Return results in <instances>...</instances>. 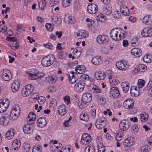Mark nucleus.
<instances>
[{
  "instance_id": "f257e3e1",
  "label": "nucleus",
  "mask_w": 152,
  "mask_h": 152,
  "mask_svg": "<svg viewBox=\"0 0 152 152\" xmlns=\"http://www.w3.org/2000/svg\"><path fill=\"white\" fill-rule=\"evenodd\" d=\"M20 107L18 104L13 106L12 109L9 114L11 120H16L18 118L20 113Z\"/></svg>"
},
{
  "instance_id": "f03ea898",
  "label": "nucleus",
  "mask_w": 152,
  "mask_h": 152,
  "mask_svg": "<svg viewBox=\"0 0 152 152\" xmlns=\"http://www.w3.org/2000/svg\"><path fill=\"white\" fill-rule=\"evenodd\" d=\"M0 76L4 80L8 81L10 80L12 77V75L9 70L4 69L0 72Z\"/></svg>"
},
{
  "instance_id": "7ed1b4c3",
  "label": "nucleus",
  "mask_w": 152,
  "mask_h": 152,
  "mask_svg": "<svg viewBox=\"0 0 152 152\" xmlns=\"http://www.w3.org/2000/svg\"><path fill=\"white\" fill-rule=\"evenodd\" d=\"M27 73L28 75V78L32 80L36 79L43 77L44 75L43 73H39L37 70L35 72L32 71H28Z\"/></svg>"
},
{
  "instance_id": "20e7f679",
  "label": "nucleus",
  "mask_w": 152,
  "mask_h": 152,
  "mask_svg": "<svg viewBox=\"0 0 152 152\" xmlns=\"http://www.w3.org/2000/svg\"><path fill=\"white\" fill-rule=\"evenodd\" d=\"M55 60L54 57L51 55L49 58L46 57L43 58L42 60L41 64L44 67H47L52 64Z\"/></svg>"
},
{
  "instance_id": "39448f33",
  "label": "nucleus",
  "mask_w": 152,
  "mask_h": 152,
  "mask_svg": "<svg viewBox=\"0 0 152 152\" xmlns=\"http://www.w3.org/2000/svg\"><path fill=\"white\" fill-rule=\"evenodd\" d=\"M91 140V136L87 133H84L82 134L81 137V142L85 145L88 144Z\"/></svg>"
},
{
  "instance_id": "423d86ee",
  "label": "nucleus",
  "mask_w": 152,
  "mask_h": 152,
  "mask_svg": "<svg viewBox=\"0 0 152 152\" xmlns=\"http://www.w3.org/2000/svg\"><path fill=\"white\" fill-rule=\"evenodd\" d=\"M97 11V6L95 4L89 3L87 7V12L90 14L96 13Z\"/></svg>"
},
{
  "instance_id": "0eeeda50",
  "label": "nucleus",
  "mask_w": 152,
  "mask_h": 152,
  "mask_svg": "<svg viewBox=\"0 0 152 152\" xmlns=\"http://www.w3.org/2000/svg\"><path fill=\"white\" fill-rule=\"evenodd\" d=\"M141 35L143 37H148L152 36V27L144 28L141 31Z\"/></svg>"
},
{
  "instance_id": "6e6552de",
  "label": "nucleus",
  "mask_w": 152,
  "mask_h": 152,
  "mask_svg": "<svg viewBox=\"0 0 152 152\" xmlns=\"http://www.w3.org/2000/svg\"><path fill=\"white\" fill-rule=\"evenodd\" d=\"M10 117L9 114H7L4 116H2L0 119V123L2 125H7L9 122Z\"/></svg>"
},
{
  "instance_id": "1a4fd4ad",
  "label": "nucleus",
  "mask_w": 152,
  "mask_h": 152,
  "mask_svg": "<svg viewBox=\"0 0 152 152\" xmlns=\"http://www.w3.org/2000/svg\"><path fill=\"white\" fill-rule=\"evenodd\" d=\"M118 32L117 29H113L110 33V37L115 40H119L121 38H119Z\"/></svg>"
},
{
  "instance_id": "9d476101",
  "label": "nucleus",
  "mask_w": 152,
  "mask_h": 152,
  "mask_svg": "<svg viewBox=\"0 0 152 152\" xmlns=\"http://www.w3.org/2000/svg\"><path fill=\"white\" fill-rule=\"evenodd\" d=\"M130 124L129 122L126 121H121L119 124V127L122 130L125 131L127 130L129 127Z\"/></svg>"
},
{
  "instance_id": "9b49d317",
  "label": "nucleus",
  "mask_w": 152,
  "mask_h": 152,
  "mask_svg": "<svg viewBox=\"0 0 152 152\" xmlns=\"http://www.w3.org/2000/svg\"><path fill=\"white\" fill-rule=\"evenodd\" d=\"M134 105V102L131 99H127L124 101L123 103V107L125 109H132Z\"/></svg>"
},
{
  "instance_id": "f8f14e48",
  "label": "nucleus",
  "mask_w": 152,
  "mask_h": 152,
  "mask_svg": "<svg viewBox=\"0 0 152 152\" xmlns=\"http://www.w3.org/2000/svg\"><path fill=\"white\" fill-rule=\"evenodd\" d=\"M88 89L91 93H100L101 91V90L97 86L93 83L90 84L88 86Z\"/></svg>"
},
{
  "instance_id": "ddd939ff",
  "label": "nucleus",
  "mask_w": 152,
  "mask_h": 152,
  "mask_svg": "<svg viewBox=\"0 0 152 152\" xmlns=\"http://www.w3.org/2000/svg\"><path fill=\"white\" fill-rule=\"evenodd\" d=\"M96 41L100 44L106 43L108 41V38L104 35H99L97 37Z\"/></svg>"
},
{
  "instance_id": "4468645a",
  "label": "nucleus",
  "mask_w": 152,
  "mask_h": 152,
  "mask_svg": "<svg viewBox=\"0 0 152 152\" xmlns=\"http://www.w3.org/2000/svg\"><path fill=\"white\" fill-rule=\"evenodd\" d=\"M82 99L83 102L86 104L91 101L92 97L91 94L89 93H85L82 95Z\"/></svg>"
},
{
  "instance_id": "2eb2a0df",
  "label": "nucleus",
  "mask_w": 152,
  "mask_h": 152,
  "mask_svg": "<svg viewBox=\"0 0 152 152\" xmlns=\"http://www.w3.org/2000/svg\"><path fill=\"white\" fill-rule=\"evenodd\" d=\"M33 126L32 124H27L24 125L23 129V132L26 134H30L32 131Z\"/></svg>"
},
{
  "instance_id": "dca6fc26",
  "label": "nucleus",
  "mask_w": 152,
  "mask_h": 152,
  "mask_svg": "<svg viewBox=\"0 0 152 152\" xmlns=\"http://www.w3.org/2000/svg\"><path fill=\"white\" fill-rule=\"evenodd\" d=\"M124 145L125 146H130L134 144V138L131 137H128L124 142Z\"/></svg>"
},
{
  "instance_id": "f3484780",
  "label": "nucleus",
  "mask_w": 152,
  "mask_h": 152,
  "mask_svg": "<svg viewBox=\"0 0 152 152\" xmlns=\"http://www.w3.org/2000/svg\"><path fill=\"white\" fill-rule=\"evenodd\" d=\"M110 96L115 98L118 97L120 93L118 88L115 87H113L110 90Z\"/></svg>"
},
{
  "instance_id": "a211bd4d",
  "label": "nucleus",
  "mask_w": 152,
  "mask_h": 152,
  "mask_svg": "<svg viewBox=\"0 0 152 152\" xmlns=\"http://www.w3.org/2000/svg\"><path fill=\"white\" fill-rule=\"evenodd\" d=\"M9 105L8 101L5 100V102L3 101L0 102V113L4 112L5 111Z\"/></svg>"
},
{
  "instance_id": "6ab92c4d",
  "label": "nucleus",
  "mask_w": 152,
  "mask_h": 152,
  "mask_svg": "<svg viewBox=\"0 0 152 152\" xmlns=\"http://www.w3.org/2000/svg\"><path fill=\"white\" fill-rule=\"evenodd\" d=\"M51 18L52 23L53 24L57 25L61 23V18L58 15H53L51 16Z\"/></svg>"
},
{
  "instance_id": "aec40b11",
  "label": "nucleus",
  "mask_w": 152,
  "mask_h": 152,
  "mask_svg": "<svg viewBox=\"0 0 152 152\" xmlns=\"http://www.w3.org/2000/svg\"><path fill=\"white\" fill-rule=\"evenodd\" d=\"M131 53L132 55L134 56L139 57L141 56L142 51L140 49L134 48L131 50Z\"/></svg>"
},
{
  "instance_id": "412c9836",
  "label": "nucleus",
  "mask_w": 152,
  "mask_h": 152,
  "mask_svg": "<svg viewBox=\"0 0 152 152\" xmlns=\"http://www.w3.org/2000/svg\"><path fill=\"white\" fill-rule=\"evenodd\" d=\"M20 83L18 80H15L11 86V89L12 92H15L17 91L19 89Z\"/></svg>"
},
{
  "instance_id": "4be33fe9",
  "label": "nucleus",
  "mask_w": 152,
  "mask_h": 152,
  "mask_svg": "<svg viewBox=\"0 0 152 152\" xmlns=\"http://www.w3.org/2000/svg\"><path fill=\"white\" fill-rule=\"evenodd\" d=\"M88 37V35L85 31L80 30L77 33L76 38L77 39L86 38Z\"/></svg>"
},
{
  "instance_id": "5701e85b",
  "label": "nucleus",
  "mask_w": 152,
  "mask_h": 152,
  "mask_svg": "<svg viewBox=\"0 0 152 152\" xmlns=\"http://www.w3.org/2000/svg\"><path fill=\"white\" fill-rule=\"evenodd\" d=\"M120 10L122 14L125 16H129L127 15V12L129 11V10L127 7L125 5L122 4L120 2Z\"/></svg>"
},
{
  "instance_id": "b1692460",
  "label": "nucleus",
  "mask_w": 152,
  "mask_h": 152,
  "mask_svg": "<svg viewBox=\"0 0 152 152\" xmlns=\"http://www.w3.org/2000/svg\"><path fill=\"white\" fill-rule=\"evenodd\" d=\"M74 72H71L67 75L69 82L72 84L75 83L77 80V78L74 76Z\"/></svg>"
},
{
  "instance_id": "393cba45",
  "label": "nucleus",
  "mask_w": 152,
  "mask_h": 152,
  "mask_svg": "<svg viewBox=\"0 0 152 152\" xmlns=\"http://www.w3.org/2000/svg\"><path fill=\"white\" fill-rule=\"evenodd\" d=\"M95 78L98 80H104L106 77L104 72H99L95 73L94 75Z\"/></svg>"
},
{
  "instance_id": "a878e982",
  "label": "nucleus",
  "mask_w": 152,
  "mask_h": 152,
  "mask_svg": "<svg viewBox=\"0 0 152 152\" xmlns=\"http://www.w3.org/2000/svg\"><path fill=\"white\" fill-rule=\"evenodd\" d=\"M112 11V7L110 5H107L103 7L102 10L103 13L106 15L110 14Z\"/></svg>"
},
{
  "instance_id": "bb28decb",
  "label": "nucleus",
  "mask_w": 152,
  "mask_h": 152,
  "mask_svg": "<svg viewBox=\"0 0 152 152\" xmlns=\"http://www.w3.org/2000/svg\"><path fill=\"white\" fill-rule=\"evenodd\" d=\"M46 119L43 118H39L37 121V125L40 127H43L46 124Z\"/></svg>"
},
{
  "instance_id": "cd10ccee",
  "label": "nucleus",
  "mask_w": 152,
  "mask_h": 152,
  "mask_svg": "<svg viewBox=\"0 0 152 152\" xmlns=\"http://www.w3.org/2000/svg\"><path fill=\"white\" fill-rule=\"evenodd\" d=\"M116 66L117 68L121 70H125L126 69L127 65L123 61H120L116 64Z\"/></svg>"
},
{
  "instance_id": "c85d7f7f",
  "label": "nucleus",
  "mask_w": 152,
  "mask_h": 152,
  "mask_svg": "<svg viewBox=\"0 0 152 152\" xmlns=\"http://www.w3.org/2000/svg\"><path fill=\"white\" fill-rule=\"evenodd\" d=\"M121 86L123 92L125 93L128 92L129 88V84L128 82H124L122 83L121 84Z\"/></svg>"
},
{
  "instance_id": "c756f323",
  "label": "nucleus",
  "mask_w": 152,
  "mask_h": 152,
  "mask_svg": "<svg viewBox=\"0 0 152 152\" xmlns=\"http://www.w3.org/2000/svg\"><path fill=\"white\" fill-rule=\"evenodd\" d=\"M137 88L135 86L131 88L130 92L132 96L137 97L139 95V92L137 90Z\"/></svg>"
},
{
  "instance_id": "7c9ffc66",
  "label": "nucleus",
  "mask_w": 152,
  "mask_h": 152,
  "mask_svg": "<svg viewBox=\"0 0 152 152\" xmlns=\"http://www.w3.org/2000/svg\"><path fill=\"white\" fill-rule=\"evenodd\" d=\"M102 60L99 56H96L93 58L91 60L92 63L95 65H98L100 64Z\"/></svg>"
},
{
  "instance_id": "2f4dec72",
  "label": "nucleus",
  "mask_w": 152,
  "mask_h": 152,
  "mask_svg": "<svg viewBox=\"0 0 152 152\" xmlns=\"http://www.w3.org/2000/svg\"><path fill=\"white\" fill-rule=\"evenodd\" d=\"M14 130L12 129H10L6 133L5 136L8 140L12 139L14 135Z\"/></svg>"
},
{
  "instance_id": "473e14b6",
  "label": "nucleus",
  "mask_w": 152,
  "mask_h": 152,
  "mask_svg": "<svg viewBox=\"0 0 152 152\" xmlns=\"http://www.w3.org/2000/svg\"><path fill=\"white\" fill-rule=\"evenodd\" d=\"M84 85L81 83H76L74 86V89L75 90L80 92L82 91L84 88Z\"/></svg>"
},
{
  "instance_id": "72a5a7b5",
  "label": "nucleus",
  "mask_w": 152,
  "mask_h": 152,
  "mask_svg": "<svg viewBox=\"0 0 152 152\" xmlns=\"http://www.w3.org/2000/svg\"><path fill=\"white\" fill-rule=\"evenodd\" d=\"M12 148L14 150H18L20 147V142L17 140H15L12 143Z\"/></svg>"
},
{
  "instance_id": "f704fd0d",
  "label": "nucleus",
  "mask_w": 152,
  "mask_h": 152,
  "mask_svg": "<svg viewBox=\"0 0 152 152\" xmlns=\"http://www.w3.org/2000/svg\"><path fill=\"white\" fill-rule=\"evenodd\" d=\"M147 68V66L145 65L141 64L139 66H136L135 69L139 72H143L145 71Z\"/></svg>"
},
{
  "instance_id": "c9c22d12",
  "label": "nucleus",
  "mask_w": 152,
  "mask_h": 152,
  "mask_svg": "<svg viewBox=\"0 0 152 152\" xmlns=\"http://www.w3.org/2000/svg\"><path fill=\"white\" fill-rule=\"evenodd\" d=\"M46 79L48 82L51 83H55L57 80V78L55 76H49Z\"/></svg>"
},
{
  "instance_id": "e433bc0d",
  "label": "nucleus",
  "mask_w": 152,
  "mask_h": 152,
  "mask_svg": "<svg viewBox=\"0 0 152 152\" xmlns=\"http://www.w3.org/2000/svg\"><path fill=\"white\" fill-rule=\"evenodd\" d=\"M58 112L59 114L61 116H64L66 113L65 107L63 105L60 106L59 108Z\"/></svg>"
},
{
  "instance_id": "4c0bfd02",
  "label": "nucleus",
  "mask_w": 152,
  "mask_h": 152,
  "mask_svg": "<svg viewBox=\"0 0 152 152\" xmlns=\"http://www.w3.org/2000/svg\"><path fill=\"white\" fill-rule=\"evenodd\" d=\"M32 92H31L30 90L28 89L23 88L21 91V94L22 96L24 97H26L31 94Z\"/></svg>"
},
{
  "instance_id": "58836bf2",
  "label": "nucleus",
  "mask_w": 152,
  "mask_h": 152,
  "mask_svg": "<svg viewBox=\"0 0 152 152\" xmlns=\"http://www.w3.org/2000/svg\"><path fill=\"white\" fill-rule=\"evenodd\" d=\"M96 19L100 22L105 21L107 19L106 16L104 15L102 13H100L99 15H98L96 17Z\"/></svg>"
},
{
  "instance_id": "ea45409f",
  "label": "nucleus",
  "mask_w": 152,
  "mask_h": 152,
  "mask_svg": "<svg viewBox=\"0 0 152 152\" xmlns=\"http://www.w3.org/2000/svg\"><path fill=\"white\" fill-rule=\"evenodd\" d=\"M140 119L142 122L146 121L148 118V114L145 113H143L140 114Z\"/></svg>"
},
{
  "instance_id": "a19ab883",
  "label": "nucleus",
  "mask_w": 152,
  "mask_h": 152,
  "mask_svg": "<svg viewBox=\"0 0 152 152\" xmlns=\"http://www.w3.org/2000/svg\"><path fill=\"white\" fill-rule=\"evenodd\" d=\"M79 48H77L73 51V54L75 55V58H77L79 57L81 53V50H79Z\"/></svg>"
},
{
  "instance_id": "79ce46f5",
  "label": "nucleus",
  "mask_w": 152,
  "mask_h": 152,
  "mask_svg": "<svg viewBox=\"0 0 152 152\" xmlns=\"http://www.w3.org/2000/svg\"><path fill=\"white\" fill-rule=\"evenodd\" d=\"M138 131V126L136 124L132 125L131 126V132L134 134L136 133Z\"/></svg>"
},
{
  "instance_id": "37998d69",
  "label": "nucleus",
  "mask_w": 152,
  "mask_h": 152,
  "mask_svg": "<svg viewBox=\"0 0 152 152\" xmlns=\"http://www.w3.org/2000/svg\"><path fill=\"white\" fill-rule=\"evenodd\" d=\"M42 149V147L41 145H36L34 146L33 152H41Z\"/></svg>"
},
{
  "instance_id": "c03bdc74",
  "label": "nucleus",
  "mask_w": 152,
  "mask_h": 152,
  "mask_svg": "<svg viewBox=\"0 0 152 152\" xmlns=\"http://www.w3.org/2000/svg\"><path fill=\"white\" fill-rule=\"evenodd\" d=\"M85 152H94V147L93 145L87 146L85 149Z\"/></svg>"
},
{
  "instance_id": "a18cd8bd",
  "label": "nucleus",
  "mask_w": 152,
  "mask_h": 152,
  "mask_svg": "<svg viewBox=\"0 0 152 152\" xmlns=\"http://www.w3.org/2000/svg\"><path fill=\"white\" fill-rule=\"evenodd\" d=\"M80 119L82 120L87 121L89 119L88 115L86 113H82L80 115Z\"/></svg>"
},
{
  "instance_id": "49530a36",
  "label": "nucleus",
  "mask_w": 152,
  "mask_h": 152,
  "mask_svg": "<svg viewBox=\"0 0 152 152\" xmlns=\"http://www.w3.org/2000/svg\"><path fill=\"white\" fill-rule=\"evenodd\" d=\"M104 124H103V122H99L97 121L95 123V126L98 129H102L104 127Z\"/></svg>"
},
{
  "instance_id": "de8ad7c7",
  "label": "nucleus",
  "mask_w": 152,
  "mask_h": 152,
  "mask_svg": "<svg viewBox=\"0 0 152 152\" xmlns=\"http://www.w3.org/2000/svg\"><path fill=\"white\" fill-rule=\"evenodd\" d=\"M46 1H40L39 2V7L41 10H43L45 7L46 5Z\"/></svg>"
},
{
  "instance_id": "09e8293b",
  "label": "nucleus",
  "mask_w": 152,
  "mask_h": 152,
  "mask_svg": "<svg viewBox=\"0 0 152 152\" xmlns=\"http://www.w3.org/2000/svg\"><path fill=\"white\" fill-rule=\"evenodd\" d=\"M28 117L29 119L28 121H34L35 120L36 118V115L35 114L33 113L30 112L28 115Z\"/></svg>"
},
{
  "instance_id": "8fccbe9b",
  "label": "nucleus",
  "mask_w": 152,
  "mask_h": 152,
  "mask_svg": "<svg viewBox=\"0 0 152 152\" xmlns=\"http://www.w3.org/2000/svg\"><path fill=\"white\" fill-rule=\"evenodd\" d=\"M145 83V81L144 80L142 79H139L137 83V86L138 87L142 88Z\"/></svg>"
},
{
  "instance_id": "3c124183",
  "label": "nucleus",
  "mask_w": 152,
  "mask_h": 152,
  "mask_svg": "<svg viewBox=\"0 0 152 152\" xmlns=\"http://www.w3.org/2000/svg\"><path fill=\"white\" fill-rule=\"evenodd\" d=\"M23 150L26 152H28L29 151L30 148V145L29 144L25 142L23 144Z\"/></svg>"
},
{
  "instance_id": "603ef678",
  "label": "nucleus",
  "mask_w": 152,
  "mask_h": 152,
  "mask_svg": "<svg viewBox=\"0 0 152 152\" xmlns=\"http://www.w3.org/2000/svg\"><path fill=\"white\" fill-rule=\"evenodd\" d=\"M45 26L47 30L48 31H52L53 30V27L52 24L50 23H47L45 24Z\"/></svg>"
},
{
  "instance_id": "864d4df0",
  "label": "nucleus",
  "mask_w": 152,
  "mask_h": 152,
  "mask_svg": "<svg viewBox=\"0 0 152 152\" xmlns=\"http://www.w3.org/2000/svg\"><path fill=\"white\" fill-rule=\"evenodd\" d=\"M46 100L45 98L43 96H40L38 99V102L40 104H43Z\"/></svg>"
},
{
  "instance_id": "5fc2aeb1",
  "label": "nucleus",
  "mask_w": 152,
  "mask_h": 152,
  "mask_svg": "<svg viewBox=\"0 0 152 152\" xmlns=\"http://www.w3.org/2000/svg\"><path fill=\"white\" fill-rule=\"evenodd\" d=\"M83 66H77L75 68V71L77 73L81 74L83 70H82Z\"/></svg>"
},
{
  "instance_id": "6e6d98bb",
  "label": "nucleus",
  "mask_w": 152,
  "mask_h": 152,
  "mask_svg": "<svg viewBox=\"0 0 152 152\" xmlns=\"http://www.w3.org/2000/svg\"><path fill=\"white\" fill-rule=\"evenodd\" d=\"M113 17L115 19H118L121 17V14L118 11H115L114 12Z\"/></svg>"
},
{
  "instance_id": "4d7b16f0",
  "label": "nucleus",
  "mask_w": 152,
  "mask_h": 152,
  "mask_svg": "<svg viewBox=\"0 0 152 152\" xmlns=\"http://www.w3.org/2000/svg\"><path fill=\"white\" fill-rule=\"evenodd\" d=\"M81 79L83 81L88 80L89 79V76L87 75H83L80 77Z\"/></svg>"
},
{
  "instance_id": "13d9d810",
  "label": "nucleus",
  "mask_w": 152,
  "mask_h": 152,
  "mask_svg": "<svg viewBox=\"0 0 152 152\" xmlns=\"http://www.w3.org/2000/svg\"><path fill=\"white\" fill-rule=\"evenodd\" d=\"M68 22L69 23H74L75 22V20L74 18L71 16H68L67 18Z\"/></svg>"
},
{
  "instance_id": "bf43d9fd",
  "label": "nucleus",
  "mask_w": 152,
  "mask_h": 152,
  "mask_svg": "<svg viewBox=\"0 0 152 152\" xmlns=\"http://www.w3.org/2000/svg\"><path fill=\"white\" fill-rule=\"evenodd\" d=\"M149 148L146 146H143L141 147L140 150L142 152H148L149 150Z\"/></svg>"
},
{
  "instance_id": "052dcab7",
  "label": "nucleus",
  "mask_w": 152,
  "mask_h": 152,
  "mask_svg": "<svg viewBox=\"0 0 152 152\" xmlns=\"http://www.w3.org/2000/svg\"><path fill=\"white\" fill-rule=\"evenodd\" d=\"M26 89H28V90L33 92L34 90V87L32 85L30 84H28L26 85L24 87Z\"/></svg>"
},
{
  "instance_id": "680f3d73",
  "label": "nucleus",
  "mask_w": 152,
  "mask_h": 152,
  "mask_svg": "<svg viewBox=\"0 0 152 152\" xmlns=\"http://www.w3.org/2000/svg\"><path fill=\"white\" fill-rule=\"evenodd\" d=\"M0 25H1V26L0 32H3L4 33L7 32V26L6 25L3 26H1V24Z\"/></svg>"
},
{
  "instance_id": "e2e57ef3",
  "label": "nucleus",
  "mask_w": 152,
  "mask_h": 152,
  "mask_svg": "<svg viewBox=\"0 0 152 152\" xmlns=\"http://www.w3.org/2000/svg\"><path fill=\"white\" fill-rule=\"evenodd\" d=\"M64 100L67 105H68L70 103V98L68 96H66L64 97Z\"/></svg>"
},
{
  "instance_id": "0e129e2a",
  "label": "nucleus",
  "mask_w": 152,
  "mask_h": 152,
  "mask_svg": "<svg viewBox=\"0 0 152 152\" xmlns=\"http://www.w3.org/2000/svg\"><path fill=\"white\" fill-rule=\"evenodd\" d=\"M62 3L63 6L65 7H66L69 5L71 2L70 1H63Z\"/></svg>"
},
{
  "instance_id": "69168bd1",
  "label": "nucleus",
  "mask_w": 152,
  "mask_h": 152,
  "mask_svg": "<svg viewBox=\"0 0 152 152\" xmlns=\"http://www.w3.org/2000/svg\"><path fill=\"white\" fill-rule=\"evenodd\" d=\"M90 114L93 118H94L96 114V110L94 109H91L90 112Z\"/></svg>"
},
{
  "instance_id": "338daca9",
  "label": "nucleus",
  "mask_w": 152,
  "mask_h": 152,
  "mask_svg": "<svg viewBox=\"0 0 152 152\" xmlns=\"http://www.w3.org/2000/svg\"><path fill=\"white\" fill-rule=\"evenodd\" d=\"M148 95L149 96L152 97V86L148 87Z\"/></svg>"
},
{
  "instance_id": "774afa93",
  "label": "nucleus",
  "mask_w": 152,
  "mask_h": 152,
  "mask_svg": "<svg viewBox=\"0 0 152 152\" xmlns=\"http://www.w3.org/2000/svg\"><path fill=\"white\" fill-rule=\"evenodd\" d=\"M137 42V40L136 38H133L131 40L130 42L131 45L132 46H135Z\"/></svg>"
}]
</instances>
